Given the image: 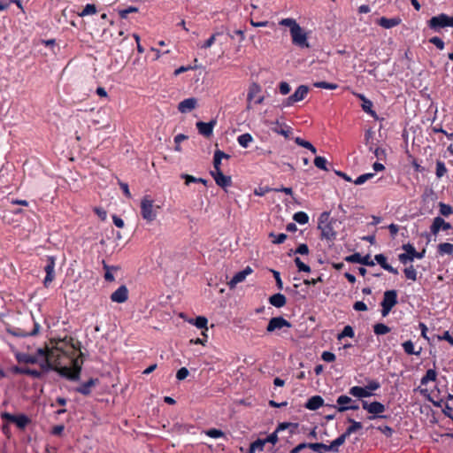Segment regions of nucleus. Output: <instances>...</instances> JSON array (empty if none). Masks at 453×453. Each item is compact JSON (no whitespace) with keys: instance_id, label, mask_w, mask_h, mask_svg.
I'll return each instance as SVG.
<instances>
[{"instance_id":"1","label":"nucleus","mask_w":453,"mask_h":453,"mask_svg":"<svg viewBox=\"0 0 453 453\" xmlns=\"http://www.w3.org/2000/svg\"><path fill=\"white\" fill-rule=\"evenodd\" d=\"M279 25L289 27L292 43L294 45L302 49L310 47L307 33L300 27L295 19H282L280 20Z\"/></svg>"},{"instance_id":"2","label":"nucleus","mask_w":453,"mask_h":453,"mask_svg":"<svg viewBox=\"0 0 453 453\" xmlns=\"http://www.w3.org/2000/svg\"><path fill=\"white\" fill-rule=\"evenodd\" d=\"M3 422L14 424L19 430H24L31 422V418L25 413L12 414L3 411L0 414Z\"/></svg>"},{"instance_id":"3","label":"nucleus","mask_w":453,"mask_h":453,"mask_svg":"<svg viewBox=\"0 0 453 453\" xmlns=\"http://www.w3.org/2000/svg\"><path fill=\"white\" fill-rule=\"evenodd\" d=\"M428 27L435 32H439L444 27H453V16H449L445 13H441L437 16L432 17L427 21Z\"/></svg>"},{"instance_id":"4","label":"nucleus","mask_w":453,"mask_h":453,"mask_svg":"<svg viewBox=\"0 0 453 453\" xmlns=\"http://www.w3.org/2000/svg\"><path fill=\"white\" fill-rule=\"evenodd\" d=\"M29 321H32L33 325H34L33 329L29 332L25 330L24 328L16 327V326H8L6 328V332L9 334H12L15 337L24 338V337H27V336H35L39 334L41 326H40L39 323L35 320V318L33 315L30 316Z\"/></svg>"},{"instance_id":"5","label":"nucleus","mask_w":453,"mask_h":453,"mask_svg":"<svg viewBox=\"0 0 453 453\" xmlns=\"http://www.w3.org/2000/svg\"><path fill=\"white\" fill-rule=\"evenodd\" d=\"M397 291L395 289L387 290L384 292L383 299L380 303L381 315L387 317L393 307L397 303Z\"/></svg>"},{"instance_id":"6","label":"nucleus","mask_w":453,"mask_h":453,"mask_svg":"<svg viewBox=\"0 0 453 453\" xmlns=\"http://www.w3.org/2000/svg\"><path fill=\"white\" fill-rule=\"evenodd\" d=\"M362 407L370 414H372V417H369V419L387 418V416L382 415V413L386 411V407L380 402L374 401L372 403H368L367 401L362 400Z\"/></svg>"},{"instance_id":"7","label":"nucleus","mask_w":453,"mask_h":453,"mask_svg":"<svg viewBox=\"0 0 453 453\" xmlns=\"http://www.w3.org/2000/svg\"><path fill=\"white\" fill-rule=\"evenodd\" d=\"M309 93V88L306 85H300L296 90L289 96L288 98H286L282 102V107H289L292 106L294 104L300 102L303 100L306 96Z\"/></svg>"},{"instance_id":"8","label":"nucleus","mask_w":453,"mask_h":453,"mask_svg":"<svg viewBox=\"0 0 453 453\" xmlns=\"http://www.w3.org/2000/svg\"><path fill=\"white\" fill-rule=\"evenodd\" d=\"M141 215L143 219L150 222L156 219V211L153 209V200L145 196L141 202Z\"/></svg>"},{"instance_id":"9","label":"nucleus","mask_w":453,"mask_h":453,"mask_svg":"<svg viewBox=\"0 0 453 453\" xmlns=\"http://www.w3.org/2000/svg\"><path fill=\"white\" fill-rule=\"evenodd\" d=\"M336 403L337 406H334V408H336L339 412H344L349 410L357 411L359 409L356 402L345 395L338 396Z\"/></svg>"},{"instance_id":"10","label":"nucleus","mask_w":453,"mask_h":453,"mask_svg":"<svg viewBox=\"0 0 453 453\" xmlns=\"http://www.w3.org/2000/svg\"><path fill=\"white\" fill-rule=\"evenodd\" d=\"M283 327H291V323L283 317H273L269 320L266 331L267 333H273L276 330H280Z\"/></svg>"},{"instance_id":"11","label":"nucleus","mask_w":453,"mask_h":453,"mask_svg":"<svg viewBox=\"0 0 453 453\" xmlns=\"http://www.w3.org/2000/svg\"><path fill=\"white\" fill-rule=\"evenodd\" d=\"M47 264L44 267V271L46 273V276L43 280V285L45 288H48L49 285L55 279V261L56 258L53 256H48L47 257Z\"/></svg>"},{"instance_id":"12","label":"nucleus","mask_w":453,"mask_h":453,"mask_svg":"<svg viewBox=\"0 0 453 453\" xmlns=\"http://www.w3.org/2000/svg\"><path fill=\"white\" fill-rule=\"evenodd\" d=\"M55 372H58L60 377L70 381L79 380L78 372H73V371L67 365H57Z\"/></svg>"},{"instance_id":"13","label":"nucleus","mask_w":453,"mask_h":453,"mask_svg":"<svg viewBox=\"0 0 453 453\" xmlns=\"http://www.w3.org/2000/svg\"><path fill=\"white\" fill-rule=\"evenodd\" d=\"M345 261L349 263H358L366 266H374L375 265L369 255L362 257L358 252L346 257Z\"/></svg>"},{"instance_id":"14","label":"nucleus","mask_w":453,"mask_h":453,"mask_svg":"<svg viewBox=\"0 0 453 453\" xmlns=\"http://www.w3.org/2000/svg\"><path fill=\"white\" fill-rule=\"evenodd\" d=\"M128 289L126 285H121L111 295V300L113 303H123L128 299Z\"/></svg>"},{"instance_id":"15","label":"nucleus","mask_w":453,"mask_h":453,"mask_svg":"<svg viewBox=\"0 0 453 453\" xmlns=\"http://www.w3.org/2000/svg\"><path fill=\"white\" fill-rule=\"evenodd\" d=\"M216 120H211L210 122H203L198 121L196 123V128L200 134L203 135L206 138H209L212 135L213 128L216 125Z\"/></svg>"},{"instance_id":"16","label":"nucleus","mask_w":453,"mask_h":453,"mask_svg":"<svg viewBox=\"0 0 453 453\" xmlns=\"http://www.w3.org/2000/svg\"><path fill=\"white\" fill-rule=\"evenodd\" d=\"M100 380L98 378H90L88 380L82 382L79 387L75 388V391L83 395H89L91 394V388L99 384Z\"/></svg>"},{"instance_id":"17","label":"nucleus","mask_w":453,"mask_h":453,"mask_svg":"<svg viewBox=\"0 0 453 453\" xmlns=\"http://www.w3.org/2000/svg\"><path fill=\"white\" fill-rule=\"evenodd\" d=\"M211 175L213 177L216 184L223 188H227L232 184L231 177L225 175L222 171L211 172Z\"/></svg>"},{"instance_id":"18","label":"nucleus","mask_w":453,"mask_h":453,"mask_svg":"<svg viewBox=\"0 0 453 453\" xmlns=\"http://www.w3.org/2000/svg\"><path fill=\"white\" fill-rule=\"evenodd\" d=\"M450 228L451 225L449 223L446 222L441 217H436L434 219L430 230L433 234H437L441 229L449 230Z\"/></svg>"},{"instance_id":"19","label":"nucleus","mask_w":453,"mask_h":453,"mask_svg":"<svg viewBox=\"0 0 453 453\" xmlns=\"http://www.w3.org/2000/svg\"><path fill=\"white\" fill-rule=\"evenodd\" d=\"M334 221L331 223H326V225H322V226L319 227L321 230V238L326 239L328 241H333L336 238V232L334 229Z\"/></svg>"},{"instance_id":"20","label":"nucleus","mask_w":453,"mask_h":453,"mask_svg":"<svg viewBox=\"0 0 453 453\" xmlns=\"http://www.w3.org/2000/svg\"><path fill=\"white\" fill-rule=\"evenodd\" d=\"M197 101L194 97H189L181 101L178 105V110L181 113L190 112L196 107Z\"/></svg>"},{"instance_id":"21","label":"nucleus","mask_w":453,"mask_h":453,"mask_svg":"<svg viewBox=\"0 0 453 453\" xmlns=\"http://www.w3.org/2000/svg\"><path fill=\"white\" fill-rule=\"evenodd\" d=\"M251 273L252 269L250 266H247L244 270L236 273L229 282L230 288H234L238 283L242 282Z\"/></svg>"},{"instance_id":"22","label":"nucleus","mask_w":453,"mask_h":453,"mask_svg":"<svg viewBox=\"0 0 453 453\" xmlns=\"http://www.w3.org/2000/svg\"><path fill=\"white\" fill-rule=\"evenodd\" d=\"M275 127H272L273 133L283 135L284 137H289L292 133V128L285 123H280L279 120H276L274 123Z\"/></svg>"},{"instance_id":"23","label":"nucleus","mask_w":453,"mask_h":453,"mask_svg":"<svg viewBox=\"0 0 453 453\" xmlns=\"http://www.w3.org/2000/svg\"><path fill=\"white\" fill-rule=\"evenodd\" d=\"M15 358L19 364H38V358L36 356H32L24 352H17Z\"/></svg>"},{"instance_id":"24","label":"nucleus","mask_w":453,"mask_h":453,"mask_svg":"<svg viewBox=\"0 0 453 453\" xmlns=\"http://www.w3.org/2000/svg\"><path fill=\"white\" fill-rule=\"evenodd\" d=\"M376 23L384 27V28H387V29H389V28H392L394 27H396L398 26L400 23H401V19L400 18H391V19H388V18H386V17H381L380 19H379Z\"/></svg>"},{"instance_id":"25","label":"nucleus","mask_w":453,"mask_h":453,"mask_svg":"<svg viewBox=\"0 0 453 453\" xmlns=\"http://www.w3.org/2000/svg\"><path fill=\"white\" fill-rule=\"evenodd\" d=\"M374 259L384 270L393 274H398V270L394 268L388 263L387 257L383 254L375 255Z\"/></svg>"},{"instance_id":"26","label":"nucleus","mask_w":453,"mask_h":453,"mask_svg":"<svg viewBox=\"0 0 453 453\" xmlns=\"http://www.w3.org/2000/svg\"><path fill=\"white\" fill-rule=\"evenodd\" d=\"M349 393L351 395H353L354 397H357L360 399L364 398V397H370L372 395V393L368 391L366 387L362 388V387H358V386H354L349 388Z\"/></svg>"},{"instance_id":"27","label":"nucleus","mask_w":453,"mask_h":453,"mask_svg":"<svg viewBox=\"0 0 453 453\" xmlns=\"http://www.w3.org/2000/svg\"><path fill=\"white\" fill-rule=\"evenodd\" d=\"M324 400L320 395L311 396L305 403V408L311 411H316L323 406Z\"/></svg>"},{"instance_id":"28","label":"nucleus","mask_w":453,"mask_h":453,"mask_svg":"<svg viewBox=\"0 0 453 453\" xmlns=\"http://www.w3.org/2000/svg\"><path fill=\"white\" fill-rule=\"evenodd\" d=\"M269 303L276 308H281L286 305L287 298L284 295L277 293L269 297Z\"/></svg>"},{"instance_id":"29","label":"nucleus","mask_w":453,"mask_h":453,"mask_svg":"<svg viewBox=\"0 0 453 453\" xmlns=\"http://www.w3.org/2000/svg\"><path fill=\"white\" fill-rule=\"evenodd\" d=\"M402 249L404 251L408 252L413 260H414V258H418V259L423 258L425 256V252H426L425 250H423L420 252L417 251L416 249L414 248V246L411 243L403 244Z\"/></svg>"},{"instance_id":"30","label":"nucleus","mask_w":453,"mask_h":453,"mask_svg":"<svg viewBox=\"0 0 453 453\" xmlns=\"http://www.w3.org/2000/svg\"><path fill=\"white\" fill-rule=\"evenodd\" d=\"M188 323L196 326L197 328L202 329V331H208V319L204 316H198L196 319H190Z\"/></svg>"},{"instance_id":"31","label":"nucleus","mask_w":453,"mask_h":453,"mask_svg":"<svg viewBox=\"0 0 453 453\" xmlns=\"http://www.w3.org/2000/svg\"><path fill=\"white\" fill-rule=\"evenodd\" d=\"M262 90L261 86L258 83L253 82L249 87L247 95V100L250 103Z\"/></svg>"},{"instance_id":"32","label":"nucleus","mask_w":453,"mask_h":453,"mask_svg":"<svg viewBox=\"0 0 453 453\" xmlns=\"http://www.w3.org/2000/svg\"><path fill=\"white\" fill-rule=\"evenodd\" d=\"M348 421L350 422L351 425L347 427L346 431L342 434L346 438H349L351 434L362 428L361 422L356 421L350 418L348 419Z\"/></svg>"},{"instance_id":"33","label":"nucleus","mask_w":453,"mask_h":453,"mask_svg":"<svg viewBox=\"0 0 453 453\" xmlns=\"http://www.w3.org/2000/svg\"><path fill=\"white\" fill-rule=\"evenodd\" d=\"M346 440L347 438L342 434L339 437L331 441V443L328 445V448H330V451L334 453L339 452V447L343 445Z\"/></svg>"},{"instance_id":"34","label":"nucleus","mask_w":453,"mask_h":453,"mask_svg":"<svg viewBox=\"0 0 453 453\" xmlns=\"http://www.w3.org/2000/svg\"><path fill=\"white\" fill-rule=\"evenodd\" d=\"M437 372L434 369H428L426 374L422 377L420 382L422 385H426L429 381H435Z\"/></svg>"},{"instance_id":"35","label":"nucleus","mask_w":453,"mask_h":453,"mask_svg":"<svg viewBox=\"0 0 453 453\" xmlns=\"http://www.w3.org/2000/svg\"><path fill=\"white\" fill-rule=\"evenodd\" d=\"M40 367L42 369L41 372H42V374L44 372H50V371H56V367L57 365L52 364L51 360H50V357L45 358L42 363H40Z\"/></svg>"},{"instance_id":"36","label":"nucleus","mask_w":453,"mask_h":453,"mask_svg":"<svg viewBox=\"0 0 453 453\" xmlns=\"http://www.w3.org/2000/svg\"><path fill=\"white\" fill-rule=\"evenodd\" d=\"M434 404L437 407H442L444 404V408L442 409L443 414L446 417L453 419V408L450 407L447 403H444L443 400H440L439 402H434Z\"/></svg>"},{"instance_id":"37","label":"nucleus","mask_w":453,"mask_h":453,"mask_svg":"<svg viewBox=\"0 0 453 453\" xmlns=\"http://www.w3.org/2000/svg\"><path fill=\"white\" fill-rule=\"evenodd\" d=\"M309 449H312L313 451L317 453H326L330 451V448H328V445L324 444L322 442H314L310 443Z\"/></svg>"},{"instance_id":"38","label":"nucleus","mask_w":453,"mask_h":453,"mask_svg":"<svg viewBox=\"0 0 453 453\" xmlns=\"http://www.w3.org/2000/svg\"><path fill=\"white\" fill-rule=\"evenodd\" d=\"M180 177H181V179L185 180V184L186 185H189L191 182L202 183L203 185L207 184V180L205 179H203V178H196V177H194L192 175L186 174V173H182L180 175Z\"/></svg>"},{"instance_id":"39","label":"nucleus","mask_w":453,"mask_h":453,"mask_svg":"<svg viewBox=\"0 0 453 453\" xmlns=\"http://www.w3.org/2000/svg\"><path fill=\"white\" fill-rule=\"evenodd\" d=\"M253 141V137L250 134L246 133L238 136L237 142L242 148H248L250 143Z\"/></svg>"},{"instance_id":"40","label":"nucleus","mask_w":453,"mask_h":453,"mask_svg":"<svg viewBox=\"0 0 453 453\" xmlns=\"http://www.w3.org/2000/svg\"><path fill=\"white\" fill-rule=\"evenodd\" d=\"M84 363L83 359H80V357H75L72 359V367H70L73 372H78L79 380L81 379V373L82 370V365Z\"/></svg>"},{"instance_id":"41","label":"nucleus","mask_w":453,"mask_h":453,"mask_svg":"<svg viewBox=\"0 0 453 453\" xmlns=\"http://www.w3.org/2000/svg\"><path fill=\"white\" fill-rule=\"evenodd\" d=\"M391 331L390 327L383 323H377L373 326V332L377 335H383Z\"/></svg>"},{"instance_id":"42","label":"nucleus","mask_w":453,"mask_h":453,"mask_svg":"<svg viewBox=\"0 0 453 453\" xmlns=\"http://www.w3.org/2000/svg\"><path fill=\"white\" fill-rule=\"evenodd\" d=\"M403 348L405 353L408 355L419 356L421 352V349L418 351H415L413 342L410 340L403 343Z\"/></svg>"},{"instance_id":"43","label":"nucleus","mask_w":453,"mask_h":453,"mask_svg":"<svg viewBox=\"0 0 453 453\" xmlns=\"http://www.w3.org/2000/svg\"><path fill=\"white\" fill-rule=\"evenodd\" d=\"M437 250L440 255L453 254V244L449 242H442L438 245Z\"/></svg>"},{"instance_id":"44","label":"nucleus","mask_w":453,"mask_h":453,"mask_svg":"<svg viewBox=\"0 0 453 453\" xmlns=\"http://www.w3.org/2000/svg\"><path fill=\"white\" fill-rule=\"evenodd\" d=\"M295 142L301 146V147H303L305 149H308L309 150H311L313 154H316L317 153V150L316 148L308 141H305L303 139H302L301 137H296L295 139Z\"/></svg>"},{"instance_id":"45","label":"nucleus","mask_w":453,"mask_h":453,"mask_svg":"<svg viewBox=\"0 0 453 453\" xmlns=\"http://www.w3.org/2000/svg\"><path fill=\"white\" fill-rule=\"evenodd\" d=\"M293 219L295 221H296L297 223H299L301 225H304V224L308 223V221H309V216L304 211L296 212L293 216Z\"/></svg>"},{"instance_id":"46","label":"nucleus","mask_w":453,"mask_h":453,"mask_svg":"<svg viewBox=\"0 0 453 453\" xmlns=\"http://www.w3.org/2000/svg\"><path fill=\"white\" fill-rule=\"evenodd\" d=\"M403 273H404L406 279L411 280L412 281L417 280V271L412 265L404 268Z\"/></svg>"},{"instance_id":"47","label":"nucleus","mask_w":453,"mask_h":453,"mask_svg":"<svg viewBox=\"0 0 453 453\" xmlns=\"http://www.w3.org/2000/svg\"><path fill=\"white\" fill-rule=\"evenodd\" d=\"M372 106H373L372 102L371 100H369L368 98L366 100H364V102L361 104L362 110L365 112L370 114L372 117H375L376 113L372 110Z\"/></svg>"},{"instance_id":"48","label":"nucleus","mask_w":453,"mask_h":453,"mask_svg":"<svg viewBox=\"0 0 453 453\" xmlns=\"http://www.w3.org/2000/svg\"><path fill=\"white\" fill-rule=\"evenodd\" d=\"M448 172V169L447 167L445 166V164L444 162L441 161V160H437L436 161V171H435V174L437 176V178H441L443 177Z\"/></svg>"},{"instance_id":"49","label":"nucleus","mask_w":453,"mask_h":453,"mask_svg":"<svg viewBox=\"0 0 453 453\" xmlns=\"http://www.w3.org/2000/svg\"><path fill=\"white\" fill-rule=\"evenodd\" d=\"M102 264H103V268L105 271L104 272V280L108 282L114 281V280H115L114 275L111 272V267H110V265L104 260L102 261Z\"/></svg>"},{"instance_id":"50","label":"nucleus","mask_w":453,"mask_h":453,"mask_svg":"<svg viewBox=\"0 0 453 453\" xmlns=\"http://www.w3.org/2000/svg\"><path fill=\"white\" fill-rule=\"evenodd\" d=\"M313 86L315 88H325V89H336L338 88V84L336 83H330L326 81H317L313 83Z\"/></svg>"},{"instance_id":"51","label":"nucleus","mask_w":453,"mask_h":453,"mask_svg":"<svg viewBox=\"0 0 453 453\" xmlns=\"http://www.w3.org/2000/svg\"><path fill=\"white\" fill-rule=\"evenodd\" d=\"M96 6L94 4H88L83 8L82 12L79 13L81 17H84L87 15H91L96 13Z\"/></svg>"},{"instance_id":"52","label":"nucleus","mask_w":453,"mask_h":453,"mask_svg":"<svg viewBox=\"0 0 453 453\" xmlns=\"http://www.w3.org/2000/svg\"><path fill=\"white\" fill-rule=\"evenodd\" d=\"M355 335V333H354V330L352 328L351 326L348 325V326H345L343 330L342 331L341 334H338V340H341L344 337H354Z\"/></svg>"},{"instance_id":"53","label":"nucleus","mask_w":453,"mask_h":453,"mask_svg":"<svg viewBox=\"0 0 453 453\" xmlns=\"http://www.w3.org/2000/svg\"><path fill=\"white\" fill-rule=\"evenodd\" d=\"M139 9L135 6H129L126 9L119 10V15L121 19H127L128 14L138 12Z\"/></svg>"},{"instance_id":"54","label":"nucleus","mask_w":453,"mask_h":453,"mask_svg":"<svg viewBox=\"0 0 453 453\" xmlns=\"http://www.w3.org/2000/svg\"><path fill=\"white\" fill-rule=\"evenodd\" d=\"M439 209H440V213L442 215V216H445V217H448L449 215H451L453 213V209L450 205L449 204H446L444 203H439Z\"/></svg>"},{"instance_id":"55","label":"nucleus","mask_w":453,"mask_h":453,"mask_svg":"<svg viewBox=\"0 0 453 453\" xmlns=\"http://www.w3.org/2000/svg\"><path fill=\"white\" fill-rule=\"evenodd\" d=\"M296 267L298 268V271L299 272H304V273H310L311 272V267L304 264L301 259L300 257H296L294 260Z\"/></svg>"},{"instance_id":"56","label":"nucleus","mask_w":453,"mask_h":453,"mask_svg":"<svg viewBox=\"0 0 453 453\" xmlns=\"http://www.w3.org/2000/svg\"><path fill=\"white\" fill-rule=\"evenodd\" d=\"M269 236L273 238V242L274 244H281V243H283L286 241L287 237H288L287 234H283V233L278 234L271 233L269 234Z\"/></svg>"},{"instance_id":"57","label":"nucleus","mask_w":453,"mask_h":453,"mask_svg":"<svg viewBox=\"0 0 453 453\" xmlns=\"http://www.w3.org/2000/svg\"><path fill=\"white\" fill-rule=\"evenodd\" d=\"M25 375L31 376L35 379H42L43 378L42 372H40L35 369H31L29 367H26Z\"/></svg>"},{"instance_id":"58","label":"nucleus","mask_w":453,"mask_h":453,"mask_svg":"<svg viewBox=\"0 0 453 453\" xmlns=\"http://www.w3.org/2000/svg\"><path fill=\"white\" fill-rule=\"evenodd\" d=\"M333 220L330 219V213L327 211H324L320 214L319 218V226L318 227L322 226V225H326V223H331Z\"/></svg>"},{"instance_id":"59","label":"nucleus","mask_w":453,"mask_h":453,"mask_svg":"<svg viewBox=\"0 0 453 453\" xmlns=\"http://www.w3.org/2000/svg\"><path fill=\"white\" fill-rule=\"evenodd\" d=\"M201 334L203 337H199L196 339H191L190 343L191 344H201V345L204 346L208 340V334H207V332H205V331H202Z\"/></svg>"},{"instance_id":"60","label":"nucleus","mask_w":453,"mask_h":453,"mask_svg":"<svg viewBox=\"0 0 453 453\" xmlns=\"http://www.w3.org/2000/svg\"><path fill=\"white\" fill-rule=\"evenodd\" d=\"M205 434L207 436H209L211 438H214V439L220 438V437L224 436V433L221 430L216 429V428H211V429L205 431Z\"/></svg>"},{"instance_id":"61","label":"nucleus","mask_w":453,"mask_h":453,"mask_svg":"<svg viewBox=\"0 0 453 453\" xmlns=\"http://www.w3.org/2000/svg\"><path fill=\"white\" fill-rule=\"evenodd\" d=\"M51 352H52V350L49 347L46 346L45 348L37 349L36 354L35 356H36L37 357H41L47 358V357H50Z\"/></svg>"},{"instance_id":"62","label":"nucleus","mask_w":453,"mask_h":453,"mask_svg":"<svg viewBox=\"0 0 453 453\" xmlns=\"http://www.w3.org/2000/svg\"><path fill=\"white\" fill-rule=\"evenodd\" d=\"M314 165L316 167L326 171V159L323 157H316L314 159Z\"/></svg>"},{"instance_id":"63","label":"nucleus","mask_w":453,"mask_h":453,"mask_svg":"<svg viewBox=\"0 0 453 453\" xmlns=\"http://www.w3.org/2000/svg\"><path fill=\"white\" fill-rule=\"evenodd\" d=\"M374 176V173H365L360 176H358L355 180L354 183L356 185H361L364 184L368 180L372 179Z\"/></svg>"},{"instance_id":"64","label":"nucleus","mask_w":453,"mask_h":453,"mask_svg":"<svg viewBox=\"0 0 453 453\" xmlns=\"http://www.w3.org/2000/svg\"><path fill=\"white\" fill-rule=\"evenodd\" d=\"M118 184L119 186V188H121L124 196L127 197V198H131L132 196H131V193H130V190H129V187H128V184L126 183V182H123L122 180H120L119 179H118Z\"/></svg>"}]
</instances>
